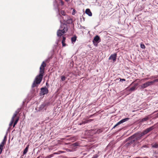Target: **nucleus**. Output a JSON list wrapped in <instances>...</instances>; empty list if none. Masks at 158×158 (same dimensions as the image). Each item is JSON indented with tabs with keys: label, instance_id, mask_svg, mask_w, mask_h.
Listing matches in <instances>:
<instances>
[{
	"label": "nucleus",
	"instance_id": "1",
	"mask_svg": "<svg viewBox=\"0 0 158 158\" xmlns=\"http://www.w3.org/2000/svg\"><path fill=\"white\" fill-rule=\"evenodd\" d=\"M46 66V64L44 61L43 62L40 67V74L37 76L35 78L32 85V87L34 88L37 85L39 84L41 82L44 73V67Z\"/></svg>",
	"mask_w": 158,
	"mask_h": 158
},
{
	"label": "nucleus",
	"instance_id": "2",
	"mask_svg": "<svg viewBox=\"0 0 158 158\" xmlns=\"http://www.w3.org/2000/svg\"><path fill=\"white\" fill-rule=\"evenodd\" d=\"M60 28L62 29L58 30L57 32V35L58 36H61L63 34L65 33L68 31V28L67 26L64 24H62Z\"/></svg>",
	"mask_w": 158,
	"mask_h": 158
},
{
	"label": "nucleus",
	"instance_id": "3",
	"mask_svg": "<svg viewBox=\"0 0 158 158\" xmlns=\"http://www.w3.org/2000/svg\"><path fill=\"white\" fill-rule=\"evenodd\" d=\"M143 136L142 135L141 133H138L133 135L132 136L129 137L128 139H130L131 138H133L135 140V143H138L137 140L140 139L141 137Z\"/></svg>",
	"mask_w": 158,
	"mask_h": 158
},
{
	"label": "nucleus",
	"instance_id": "4",
	"mask_svg": "<svg viewBox=\"0 0 158 158\" xmlns=\"http://www.w3.org/2000/svg\"><path fill=\"white\" fill-rule=\"evenodd\" d=\"M157 81V80H155L153 81H148L146 82L145 83H144L142 84L140 86V89H144L148 86L150 85H151L153 83H154L155 81Z\"/></svg>",
	"mask_w": 158,
	"mask_h": 158
},
{
	"label": "nucleus",
	"instance_id": "5",
	"mask_svg": "<svg viewBox=\"0 0 158 158\" xmlns=\"http://www.w3.org/2000/svg\"><path fill=\"white\" fill-rule=\"evenodd\" d=\"M6 139H7V137H6V135L4 138V139L1 142V144H0V155L2 153L3 147L4 146V145L5 144L6 141Z\"/></svg>",
	"mask_w": 158,
	"mask_h": 158
},
{
	"label": "nucleus",
	"instance_id": "6",
	"mask_svg": "<svg viewBox=\"0 0 158 158\" xmlns=\"http://www.w3.org/2000/svg\"><path fill=\"white\" fill-rule=\"evenodd\" d=\"M48 92V89L46 87H43L41 89L40 95H42L47 94Z\"/></svg>",
	"mask_w": 158,
	"mask_h": 158
},
{
	"label": "nucleus",
	"instance_id": "7",
	"mask_svg": "<svg viewBox=\"0 0 158 158\" xmlns=\"http://www.w3.org/2000/svg\"><path fill=\"white\" fill-rule=\"evenodd\" d=\"M129 138H128L127 140L126 141L127 142L125 144V145L126 146H128L130 145H131L132 144H136V143H135V141L134 139H133V138H131L130 139H128Z\"/></svg>",
	"mask_w": 158,
	"mask_h": 158
},
{
	"label": "nucleus",
	"instance_id": "8",
	"mask_svg": "<svg viewBox=\"0 0 158 158\" xmlns=\"http://www.w3.org/2000/svg\"><path fill=\"white\" fill-rule=\"evenodd\" d=\"M49 105L48 102H44L41 104L39 107V110L41 111L43 110L45 107H47Z\"/></svg>",
	"mask_w": 158,
	"mask_h": 158
},
{
	"label": "nucleus",
	"instance_id": "9",
	"mask_svg": "<svg viewBox=\"0 0 158 158\" xmlns=\"http://www.w3.org/2000/svg\"><path fill=\"white\" fill-rule=\"evenodd\" d=\"M117 57V54L116 53L114 54H112L110 56L109 59V60H113V62H115L116 59Z\"/></svg>",
	"mask_w": 158,
	"mask_h": 158
},
{
	"label": "nucleus",
	"instance_id": "10",
	"mask_svg": "<svg viewBox=\"0 0 158 158\" xmlns=\"http://www.w3.org/2000/svg\"><path fill=\"white\" fill-rule=\"evenodd\" d=\"M60 13L62 15H63L64 16H65L66 17H67V19H64V17H63V19L64 21H67L68 19H69V17L67 15H66L65 13L64 10H61L60 12Z\"/></svg>",
	"mask_w": 158,
	"mask_h": 158
},
{
	"label": "nucleus",
	"instance_id": "11",
	"mask_svg": "<svg viewBox=\"0 0 158 158\" xmlns=\"http://www.w3.org/2000/svg\"><path fill=\"white\" fill-rule=\"evenodd\" d=\"M100 40V37H99V36H98V35H96L94 37V38L93 41V42H97V43H98L100 41H99V40Z\"/></svg>",
	"mask_w": 158,
	"mask_h": 158
},
{
	"label": "nucleus",
	"instance_id": "12",
	"mask_svg": "<svg viewBox=\"0 0 158 158\" xmlns=\"http://www.w3.org/2000/svg\"><path fill=\"white\" fill-rule=\"evenodd\" d=\"M129 119L130 118H126L122 119L118 122L120 124L121 123H124L126 121H128Z\"/></svg>",
	"mask_w": 158,
	"mask_h": 158
},
{
	"label": "nucleus",
	"instance_id": "13",
	"mask_svg": "<svg viewBox=\"0 0 158 158\" xmlns=\"http://www.w3.org/2000/svg\"><path fill=\"white\" fill-rule=\"evenodd\" d=\"M85 13L89 16H91L92 15V13L89 9L86 10Z\"/></svg>",
	"mask_w": 158,
	"mask_h": 158
},
{
	"label": "nucleus",
	"instance_id": "14",
	"mask_svg": "<svg viewBox=\"0 0 158 158\" xmlns=\"http://www.w3.org/2000/svg\"><path fill=\"white\" fill-rule=\"evenodd\" d=\"M29 147V145H28L23 151V155H25L28 152Z\"/></svg>",
	"mask_w": 158,
	"mask_h": 158
},
{
	"label": "nucleus",
	"instance_id": "15",
	"mask_svg": "<svg viewBox=\"0 0 158 158\" xmlns=\"http://www.w3.org/2000/svg\"><path fill=\"white\" fill-rule=\"evenodd\" d=\"M152 147L154 148H158V144L156 143H153L151 144Z\"/></svg>",
	"mask_w": 158,
	"mask_h": 158
},
{
	"label": "nucleus",
	"instance_id": "16",
	"mask_svg": "<svg viewBox=\"0 0 158 158\" xmlns=\"http://www.w3.org/2000/svg\"><path fill=\"white\" fill-rule=\"evenodd\" d=\"M66 39V38L63 36V39L62 41V43L63 46H65L66 45V44L64 43L65 42V40Z\"/></svg>",
	"mask_w": 158,
	"mask_h": 158
},
{
	"label": "nucleus",
	"instance_id": "17",
	"mask_svg": "<svg viewBox=\"0 0 158 158\" xmlns=\"http://www.w3.org/2000/svg\"><path fill=\"white\" fill-rule=\"evenodd\" d=\"M137 85V84L135 85L134 86L132 87L129 89L130 91H134L136 88V87Z\"/></svg>",
	"mask_w": 158,
	"mask_h": 158
},
{
	"label": "nucleus",
	"instance_id": "18",
	"mask_svg": "<svg viewBox=\"0 0 158 158\" xmlns=\"http://www.w3.org/2000/svg\"><path fill=\"white\" fill-rule=\"evenodd\" d=\"M148 133L147 129L144 130L142 133H141L142 135L143 136L144 135H145Z\"/></svg>",
	"mask_w": 158,
	"mask_h": 158
},
{
	"label": "nucleus",
	"instance_id": "19",
	"mask_svg": "<svg viewBox=\"0 0 158 158\" xmlns=\"http://www.w3.org/2000/svg\"><path fill=\"white\" fill-rule=\"evenodd\" d=\"M154 128V126H152L148 128H147V130L148 132H149L153 130Z\"/></svg>",
	"mask_w": 158,
	"mask_h": 158
},
{
	"label": "nucleus",
	"instance_id": "20",
	"mask_svg": "<svg viewBox=\"0 0 158 158\" xmlns=\"http://www.w3.org/2000/svg\"><path fill=\"white\" fill-rule=\"evenodd\" d=\"M76 39H77V37L76 36L72 37V38L71 39L72 42L73 43L75 42L76 41Z\"/></svg>",
	"mask_w": 158,
	"mask_h": 158
},
{
	"label": "nucleus",
	"instance_id": "21",
	"mask_svg": "<svg viewBox=\"0 0 158 158\" xmlns=\"http://www.w3.org/2000/svg\"><path fill=\"white\" fill-rule=\"evenodd\" d=\"M103 131L102 129H98L96 132V133L99 134L100 133L102 132Z\"/></svg>",
	"mask_w": 158,
	"mask_h": 158
},
{
	"label": "nucleus",
	"instance_id": "22",
	"mask_svg": "<svg viewBox=\"0 0 158 158\" xmlns=\"http://www.w3.org/2000/svg\"><path fill=\"white\" fill-rule=\"evenodd\" d=\"M149 119V118L148 117H146L145 118H143L141 120V122H143L145 121H146Z\"/></svg>",
	"mask_w": 158,
	"mask_h": 158
},
{
	"label": "nucleus",
	"instance_id": "23",
	"mask_svg": "<svg viewBox=\"0 0 158 158\" xmlns=\"http://www.w3.org/2000/svg\"><path fill=\"white\" fill-rule=\"evenodd\" d=\"M66 77L64 76H62L61 77V80L62 81H64L65 80Z\"/></svg>",
	"mask_w": 158,
	"mask_h": 158
},
{
	"label": "nucleus",
	"instance_id": "24",
	"mask_svg": "<svg viewBox=\"0 0 158 158\" xmlns=\"http://www.w3.org/2000/svg\"><path fill=\"white\" fill-rule=\"evenodd\" d=\"M19 118H17V119L15 120L14 123V125H13V127H15V125L18 122V121H19Z\"/></svg>",
	"mask_w": 158,
	"mask_h": 158
},
{
	"label": "nucleus",
	"instance_id": "25",
	"mask_svg": "<svg viewBox=\"0 0 158 158\" xmlns=\"http://www.w3.org/2000/svg\"><path fill=\"white\" fill-rule=\"evenodd\" d=\"M14 120L11 119L10 123L9 124V126H11L12 124L13 123Z\"/></svg>",
	"mask_w": 158,
	"mask_h": 158
},
{
	"label": "nucleus",
	"instance_id": "26",
	"mask_svg": "<svg viewBox=\"0 0 158 158\" xmlns=\"http://www.w3.org/2000/svg\"><path fill=\"white\" fill-rule=\"evenodd\" d=\"M141 48L143 49H145V46L144 44H141L140 45Z\"/></svg>",
	"mask_w": 158,
	"mask_h": 158
},
{
	"label": "nucleus",
	"instance_id": "27",
	"mask_svg": "<svg viewBox=\"0 0 158 158\" xmlns=\"http://www.w3.org/2000/svg\"><path fill=\"white\" fill-rule=\"evenodd\" d=\"M120 124L118 122V123H117L114 126V127H113L112 129H114V128H115L117 127V126H118V125H119Z\"/></svg>",
	"mask_w": 158,
	"mask_h": 158
},
{
	"label": "nucleus",
	"instance_id": "28",
	"mask_svg": "<svg viewBox=\"0 0 158 158\" xmlns=\"http://www.w3.org/2000/svg\"><path fill=\"white\" fill-rule=\"evenodd\" d=\"M16 114L14 113L11 119L14 120V118L16 116Z\"/></svg>",
	"mask_w": 158,
	"mask_h": 158
},
{
	"label": "nucleus",
	"instance_id": "29",
	"mask_svg": "<svg viewBox=\"0 0 158 158\" xmlns=\"http://www.w3.org/2000/svg\"><path fill=\"white\" fill-rule=\"evenodd\" d=\"M93 42V43L94 46H95L96 47L97 46H98L97 43H98L97 42Z\"/></svg>",
	"mask_w": 158,
	"mask_h": 158
},
{
	"label": "nucleus",
	"instance_id": "30",
	"mask_svg": "<svg viewBox=\"0 0 158 158\" xmlns=\"http://www.w3.org/2000/svg\"><path fill=\"white\" fill-rule=\"evenodd\" d=\"M53 156V154L47 156V158H50L52 157Z\"/></svg>",
	"mask_w": 158,
	"mask_h": 158
},
{
	"label": "nucleus",
	"instance_id": "31",
	"mask_svg": "<svg viewBox=\"0 0 158 158\" xmlns=\"http://www.w3.org/2000/svg\"><path fill=\"white\" fill-rule=\"evenodd\" d=\"M126 80L124 79H120V81L121 82H123L124 81H125Z\"/></svg>",
	"mask_w": 158,
	"mask_h": 158
},
{
	"label": "nucleus",
	"instance_id": "32",
	"mask_svg": "<svg viewBox=\"0 0 158 158\" xmlns=\"http://www.w3.org/2000/svg\"><path fill=\"white\" fill-rule=\"evenodd\" d=\"M98 156L97 155H95L92 158H97Z\"/></svg>",
	"mask_w": 158,
	"mask_h": 158
},
{
	"label": "nucleus",
	"instance_id": "33",
	"mask_svg": "<svg viewBox=\"0 0 158 158\" xmlns=\"http://www.w3.org/2000/svg\"><path fill=\"white\" fill-rule=\"evenodd\" d=\"M61 4L62 5H63L64 4V2L62 0L60 1Z\"/></svg>",
	"mask_w": 158,
	"mask_h": 158
},
{
	"label": "nucleus",
	"instance_id": "34",
	"mask_svg": "<svg viewBox=\"0 0 158 158\" xmlns=\"http://www.w3.org/2000/svg\"><path fill=\"white\" fill-rule=\"evenodd\" d=\"M19 112V110H16L15 112V114H16L17 115V114Z\"/></svg>",
	"mask_w": 158,
	"mask_h": 158
},
{
	"label": "nucleus",
	"instance_id": "35",
	"mask_svg": "<svg viewBox=\"0 0 158 158\" xmlns=\"http://www.w3.org/2000/svg\"><path fill=\"white\" fill-rule=\"evenodd\" d=\"M75 10L74 9L73 10V12H72V14L73 15H74V13H75Z\"/></svg>",
	"mask_w": 158,
	"mask_h": 158
},
{
	"label": "nucleus",
	"instance_id": "36",
	"mask_svg": "<svg viewBox=\"0 0 158 158\" xmlns=\"http://www.w3.org/2000/svg\"><path fill=\"white\" fill-rule=\"evenodd\" d=\"M87 123V122H84L83 123H80V125H81L82 124H83V123H84V124H85V123Z\"/></svg>",
	"mask_w": 158,
	"mask_h": 158
},
{
	"label": "nucleus",
	"instance_id": "37",
	"mask_svg": "<svg viewBox=\"0 0 158 158\" xmlns=\"http://www.w3.org/2000/svg\"><path fill=\"white\" fill-rule=\"evenodd\" d=\"M65 1L67 2H68L70 0H65Z\"/></svg>",
	"mask_w": 158,
	"mask_h": 158
},
{
	"label": "nucleus",
	"instance_id": "38",
	"mask_svg": "<svg viewBox=\"0 0 158 158\" xmlns=\"http://www.w3.org/2000/svg\"><path fill=\"white\" fill-rule=\"evenodd\" d=\"M148 79H149L148 78H145V80H148Z\"/></svg>",
	"mask_w": 158,
	"mask_h": 158
},
{
	"label": "nucleus",
	"instance_id": "39",
	"mask_svg": "<svg viewBox=\"0 0 158 158\" xmlns=\"http://www.w3.org/2000/svg\"><path fill=\"white\" fill-rule=\"evenodd\" d=\"M157 116H158V113H157Z\"/></svg>",
	"mask_w": 158,
	"mask_h": 158
},
{
	"label": "nucleus",
	"instance_id": "40",
	"mask_svg": "<svg viewBox=\"0 0 158 158\" xmlns=\"http://www.w3.org/2000/svg\"><path fill=\"white\" fill-rule=\"evenodd\" d=\"M147 158V157H145V158Z\"/></svg>",
	"mask_w": 158,
	"mask_h": 158
}]
</instances>
